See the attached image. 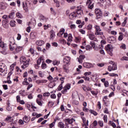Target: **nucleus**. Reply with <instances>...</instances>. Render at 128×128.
<instances>
[{"instance_id": "f8f14e48", "label": "nucleus", "mask_w": 128, "mask_h": 128, "mask_svg": "<svg viewBox=\"0 0 128 128\" xmlns=\"http://www.w3.org/2000/svg\"><path fill=\"white\" fill-rule=\"evenodd\" d=\"M56 36V34H54V31L53 30H50V40H54Z\"/></svg>"}, {"instance_id": "473e14b6", "label": "nucleus", "mask_w": 128, "mask_h": 128, "mask_svg": "<svg viewBox=\"0 0 128 128\" xmlns=\"http://www.w3.org/2000/svg\"><path fill=\"white\" fill-rule=\"evenodd\" d=\"M90 112L91 114H94V116H98V112H96V111H94L93 110H90Z\"/></svg>"}, {"instance_id": "c85d7f7f", "label": "nucleus", "mask_w": 128, "mask_h": 128, "mask_svg": "<svg viewBox=\"0 0 128 128\" xmlns=\"http://www.w3.org/2000/svg\"><path fill=\"white\" fill-rule=\"evenodd\" d=\"M14 12H12L8 16L9 18H14Z\"/></svg>"}, {"instance_id": "bb28decb", "label": "nucleus", "mask_w": 128, "mask_h": 128, "mask_svg": "<svg viewBox=\"0 0 128 128\" xmlns=\"http://www.w3.org/2000/svg\"><path fill=\"white\" fill-rule=\"evenodd\" d=\"M23 8L24 10H25L26 12H28V4H26V3L25 4H23Z\"/></svg>"}, {"instance_id": "49530a36", "label": "nucleus", "mask_w": 128, "mask_h": 128, "mask_svg": "<svg viewBox=\"0 0 128 128\" xmlns=\"http://www.w3.org/2000/svg\"><path fill=\"white\" fill-rule=\"evenodd\" d=\"M36 103L38 104V106H42V102L40 101V100H38V99L36 100Z\"/></svg>"}, {"instance_id": "0e129e2a", "label": "nucleus", "mask_w": 128, "mask_h": 128, "mask_svg": "<svg viewBox=\"0 0 128 128\" xmlns=\"http://www.w3.org/2000/svg\"><path fill=\"white\" fill-rule=\"evenodd\" d=\"M123 38H124V36H122V35L119 36L118 38V40H122Z\"/></svg>"}, {"instance_id": "ea45409f", "label": "nucleus", "mask_w": 128, "mask_h": 128, "mask_svg": "<svg viewBox=\"0 0 128 128\" xmlns=\"http://www.w3.org/2000/svg\"><path fill=\"white\" fill-rule=\"evenodd\" d=\"M48 106H49L51 108H52V106H54V102H52V101H50V102H48Z\"/></svg>"}, {"instance_id": "4be33fe9", "label": "nucleus", "mask_w": 128, "mask_h": 128, "mask_svg": "<svg viewBox=\"0 0 128 128\" xmlns=\"http://www.w3.org/2000/svg\"><path fill=\"white\" fill-rule=\"evenodd\" d=\"M40 22H48V18H46L42 16L40 18Z\"/></svg>"}, {"instance_id": "052dcab7", "label": "nucleus", "mask_w": 128, "mask_h": 128, "mask_svg": "<svg viewBox=\"0 0 128 128\" xmlns=\"http://www.w3.org/2000/svg\"><path fill=\"white\" fill-rule=\"evenodd\" d=\"M44 30H48V28H50V25H44Z\"/></svg>"}, {"instance_id": "39448f33", "label": "nucleus", "mask_w": 128, "mask_h": 128, "mask_svg": "<svg viewBox=\"0 0 128 128\" xmlns=\"http://www.w3.org/2000/svg\"><path fill=\"white\" fill-rule=\"evenodd\" d=\"M70 57L66 56L63 59V62L64 64L68 65L70 64Z\"/></svg>"}, {"instance_id": "20e7f679", "label": "nucleus", "mask_w": 128, "mask_h": 128, "mask_svg": "<svg viewBox=\"0 0 128 128\" xmlns=\"http://www.w3.org/2000/svg\"><path fill=\"white\" fill-rule=\"evenodd\" d=\"M95 14H96L97 20L100 18L102 16V12L98 8H96L95 10Z\"/></svg>"}, {"instance_id": "f704fd0d", "label": "nucleus", "mask_w": 128, "mask_h": 128, "mask_svg": "<svg viewBox=\"0 0 128 128\" xmlns=\"http://www.w3.org/2000/svg\"><path fill=\"white\" fill-rule=\"evenodd\" d=\"M86 30H90L92 28V24H88L86 27Z\"/></svg>"}, {"instance_id": "c03bdc74", "label": "nucleus", "mask_w": 128, "mask_h": 128, "mask_svg": "<svg viewBox=\"0 0 128 128\" xmlns=\"http://www.w3.org/2000/svg\"><path fill=\"white\" fill-rule=\"evenodd\" d=\"M53 64L54 66H58V64H60V62L56 60L53 61Z\"/></svg>"}, {"instance_id": "9b49d317", "label": "nucleus", "mask_w": 128, "mask_h": 128, "mask_svg": "<svg viewBox=\"0 0 128 128\" xmlns=\"http://www.w3.org/2000/svg\"><path fill=\"white\" fill-rule=\"evenodd\" d=\"M12 72H8V77H7V82L8 84H12V81L10 80H10V76H12Z\"/></svg>"}, {"instance_id": "603ef678", "label": "nucleus", "mask_w": 128, "mask_h": 128, "mask_svg": "<svg viewBox=\"0 0 128 128\" xmlns=\"http://www.w3.org/2000/svg\"><path fill=\"white\" fill-rule=\"evenodd\" d=\"M2 18H4V20H8V16L7 15H4L2 16Z\"/></svg>"}, {"instance_id": "0eeeda50", "label": "nucleus", "mask_w": 128, "mask_h": 128, "mask_svg": "<svg viewBox=\"0 0 128 128\" xmlns=\"http://www.w3.org/2000/svg\"><path fill=\"white\" fill-rule=\"evenodd\" d=\"M105 50L108 52H112V46L111 44H108L105 47Z\"/></svg>"}, {"instance_id": "5fc2aeb1", "label": "nucleus", "mask_w": 128, "mask_h": 128, "mask_svg": "<svg viewBox=\"0 0 128 128\" xmlns=\"http://www.w3.org/2000/svg\"><path fill=\"white\" fill-rule=\"evenodd\" d=\"M79 100H81V102L84 101V96L80 95L79 96Z\"/></svg>"}, {"instance_id": "58836bf2", "label": "nucleus", "mask_w": 128, "mask_h": 128, "mask_svg": "<svg viewBox=\"0 0 128 128\" xmlns=\"http://www.w3.org/2000/svg\"><path fill=\"white\" fill-rule=\"evenodd\" d=\"M98 124L99 126H101V128H102V126H104V122L100 120L98 122Z\"/></svg>"}, {"instance_id": "7c9ffc66", "label": "nucleus", "mask_w": 128, "mask_h": 128, "mask_svg": "<svg viewBox=\"0 0 128 128\" xmlns=\"http://www.w3.org/2000/svg\"><path fill=\"white\" fill-rule=\"evenodd\" d=\"M112 68L113 70H118V66H116V64H113Z\"/></svg>"}, {"instance_id": "c756f323", "label": "nucleus", "mask_w": 128, "mask_h": 128, "mask_svg": "<svg viewBox=\"0 0 128 128\" xmlns=\"http://www.w3.org/2000/svg\"><path fill=\"white\" fill-rule=\"evenodd\" d=\"M4 72V69L0 65V74L2 76Z\"/></svg>"}, {"instance_id": "774afa93", "label": "nucleus", "mask_w": 128, "mask_h": 128, "mask_svg": "<svg viewBox=\"0 0 128 128\" xmlns=\"http://www.w3.org/2000/svg\"><path fill=\"white\" fill-rule=\"evenodd\" d=\"M121 60H128V57L124 56L122 58H121Z\"/></svg>"}, {"instance_id": "864d4df0", "label": "nucleus", "mask_w": 128, "mask_h": 128, "mask_svg": "<svg viewBox=\"0 0 128 128\" xmlns=\"http://www.w3.org/2000/svg\"><path fill=\"white\" fill-rule=\"evenodd\" d=\"M92 74V72H86L84 74V76H90V74Z\"/></svg>"}, {"instance_id": "423d86ee", "label": "nucleus", "mask_w": 128, "mask_h": 128, "mask_svg": "<svg viewBox=\"0 0 128 128\" xmlns=\"http://www.w3.org/2000/svg\"><path fill=\"white\" fill-rule=\"evenodd\" d=\"M83 66L86 68H94V65L90 62H84L83 64Z\"/></svg>"}, {"instance_id": "f03ea898", "label": "nucleus", "mask_w": 128, "mask_h": 128, "mask_svg": "<svg viewBox=\"0 0 128 128\" xmlns=\"http://www.w3.org/2000/svg\"><path fill=\"white\" fill-rule=\"evenodd\" d=\"M94 28H95V36H104V32H102V29L100 26L95 25Z\"/></svg>"}, {"instance_id": "2f4dec72", "label": "nucleus", "mask_w": 128, "mask_h": 128, "mask_svg": "<svg viewBox=\"0 0 128 128\" xmlns=\"http://www.w3.org/2000/svg\"><path fill=\"white\" fill-rule=\"evenodd\" d=\"M64 88L68 90H70V84H66Z\"/></svg>"}, {"instance_id": "8fccbe9b", "label": "nucleus", "mask_w": 128, "mask_h": 128, "mask_svg": "<svg viewBox=\"0 0 128 128\" xmlns=\"http://www.w3.org/2000/svg\"><path fill=\"white\" fill-rule=\"evenodd\" d=\"M16 17L18 18H22V14L20 12H18L16 14Z\"/></svg>"}, {"instance_id": "6e6d98bb", "label": "nucleus", "mask_w": 128, "mask_h": 128, "mask_svg": "<svg viewBox=\"0 0 128 128\" xmlns=\"http://www.w3.org/2000/svg\"><path fill=\"white\" fill-rule=\"evenodd\" d=\"M42 69L46 68V63H42Z\"/></svg>"}, {"instance_id": "2eb2a0df", "label": "nucleus", "mask_w": 128, "mask_h": 128, "mask_svg": "<svg viewBox=\"0 0 128 128\" xmlns=\"http://www.w3.org/2000/svg\"><path fill=\"white\" fill-rule=\"evenodd\" d=\"M2 50H0V52L2 54L6 56V54H8V52H6V48L5 47L4 48H2Z\"/></svg>"}, {"instance_id": "338daca9", "label": "nucleus", "mask_w": 128, "mask_h": 128, "mask_svg": "<svg viewBox=\"0 0 128 128\" xmlns=\"http://www.w3.org/2000/svg\"><path fill=\"white\" fill-rule=\"evenodd\" d=\"M50 98H56V94H53L50 95Z\"/></svg>"}, {"instance_id": "412c9836", "label": "nucleus", "mask_w": 128, "mask_h": 128, "mask_svg": "<svg viewBox=\"0 0 128 128\" xmlns=\"http://www.w3.org/2000/svg\"><path fill=\"white\" fill-rule=\"evenodd\" d=\"M23 120L24 122H30V118H28L26 116H24Z\"/></svg>"}, {"instance_id": "69168bd1", "label": "nucleus", "mask_w": 128, "mask_h": 128, "mask_svg": "<svg viewBox=\"0 0 128 128\" xmlns=\"http://www.w3.org/2000/svg\"><path fill=\"white\" fill-rule=\"evenodd\" d=\"M120 48H122V50H126V44H122V45L120 46Z\"/></svg>"}, {"instance_id": "37998d69", "label": "nucleus", "mask_w": 128, "mask_h": 128, "mask_svg": "<svg viewBox=\"0 0 128 128\" xmlns=\"http://www.w3.org/2000/svg\"><path fill=\"white\" fill-rule=\"evenodd\" d=\"M108 72H112V70H114V69L112 68V66H108Z\"/></svg>"}, {"instance_id": "6e6552de", "label": "nucleus", "mask_w": 128, "mask_h": 128, "mask_svg": "<svg viewBox=\"0 0 128 128\" xmlns=\"http://www.w3.org/2000/svg\"><path fill=\"white\" fill-rule=\"evenodd\" d=\"M2 24L4 28H8V20H2Z\"/></svg>"}, {"instance_id": "f257e3e1", "label": "nucleus", "mask_w": 128, "mask_h": 128, "mask_svg": "<svg viewBox=\"0 0 128 128\" xmlns=\"http://www.w3.org/2000/svg\"><path fill=\"white\" fill-rule=\"evenodd\" d=\"M30 59H26L24 56H22L20 58V64H22V68L23 70H24L26 68H28L30 64Z\"/></svg>"}, {"instance_id": "ddd939ff", "label": "nucleus", "mask_w": 128, "mask_h": 128, "mask_svg": "<svg viewBox=\"0 0 128 128\" xmlns=\"http://www.w3.org/2000/svg\"><path fill=\"white\" fill-rule=\"evenodd\" d=\"M82 122L84 124V126H88V120H86V118L84 117H82Z\"/></svg>"}, {"instance_id": "79ce46f5", "label": "nucleus", "mask_w": 128, "mask_h": 128, "mask_svg": "<svg viewBox=\"0 0 128 128\" xmlns=\"http://www.w3.org/2000/svg\"><path fill=\"white\" fill-rule=\"evenodd\" d=\"M104 122H108V116L106 115H104Z\"/></svg>"}, {"instance_id": "c9c22d12", "label": "nucleus", "mask_w": 128, "mask_h": 128, "mask_svg": "<svg viewBox=\"0 0 128 128\" xmlns=\"http://www.w3.org/2000/svg\"><path fill=\"white\" fill-rule=\"evenodd\" d=\"M42 58H40L38 60H37V64L38 66H40V64L42 63Z\"/></svg>"}, {"instance_id": "de8ad7c7", "label": "nucleus", "mask_w": 128, "mask_h": 128, "mask_svg": "<svg viewBox=\"0 0 128 128\" xmlns=\"http://www.w3.org/2000/svg\"><path fill=\"white\" fill-rule=\"evenodd\" d=\"M29 52L32 54H34V50L32 48H30V49L29 50Z\"/></svg>"}, {"instance_id": "cd10ccee", "label": "nucleus", "mask_w": 128, "mask_h": 128, "mask_svg": "<svg viewBox=\"0 0 128 128\" xmlns=\"http://www.w3.org/2000/svg\"><path fill=\"white\" fill-rule=\"evenodd\" d=\"M0 47L2 48H6L4 46V43L2 42V39H0Z\"/></svg>"}, {"instance_id": "a18cd8bd", "label": "nucleus", "mask_w": 128, "mask_h": 128, "mask_svg": "<svg viewBox=\"0 0 128 128\" xmlns=\"http://www.w3.org/2000/svg\"><path fill=\"white\" fill-rule=\"evenodd\" d=\"M88 8H90V10H92L94 8V4H88Z\"/></svg>"}, {"instance_id": "a211bd4d", "label": "nucleus", "mask_w": 128, "mask_h": 128, "mask_svg": "<svg viewBox=\"0 0 128 128\" xmlns=\"http://www.w3.org/2000/svg\"><path fill=\"white\" fill-rule=\"evenodd\" d=\"M36 44L38 46H40L44 44V40H38L36 42Z\"/></svg>"}, {"instance_id": "e433bc0d", "label": "nucleus", "mask_w": 128, "mask_h": 128, "mask_svg": "<svg viewBox=\"0 0 128 128\" xmlns=\"http://www.w3.org/2000/svg\"><path fill=\"white\" fill-rule=\"evenodd\" d=\"M90 44L92 46V48H96V44L94 43V42H90Z\"/></svg>"}, {"instance_id": "72a5a7b5", "label": "nucleus", "mask_w": 128, "mask_h": 128, "mask_svg": "<svg viewBox=\"0 0 128 128\" xmlns=\"http://www.w3.org/2000/svg\"><path fill=\"white\" fill-rule=\"evenodd\" d=\"M56 120H54L52 124H50V128H52L54 126V124H56Z\"/></svg>"}, {"instance_id": "b1692460", "label": "nucleus", "mask_w": 128, "mask_h": 128, "mask_svg": "<svg viewBox=\"0 0 128 128\" xmlns=\"http://www.w3.org/2000/svg\"><path fill=\"white\" fill-rule=\"evenodd\" d=\"M83 90L84 92H90V90H92V88H86V86H84L83 87Z\"/></svg>"}, {"instance_id": "7ed1b4c3", "label": "nucleus", "mask_w": 128, "mask_h": 128, "mask_svg": "<svg viewBox=\"0 0 128 128\" xmlns=\"http://www.w3.org/2000/svg\"><path fill=\"white\" fill-rule=\"evenodd\" d=\"M64 122H65V126H67V128H70L68 124H72V123L76 122V120L74 118H65L64 120Z\"/></svg>"}, {"instance_id": "e2e57ef3", "label": "nucleus", "mask_w": 128, "mask_h": 128, "mask_svg": "<svg viewBox=\"0 0 128 128\" xmlns=\"http://www.w3.org/2000/svg\"><path fill=\"white\" fill-rule=\"evenodd\" d=\"M70 28L72 30H74V28H76V26L74 24H73L70 26Z\"/></svg>"}, {"instance_id": "dca6fc26", "label": "nucleus", "mask_w": 128, "mask_h": 128, "mask_svg": "<svg viewBox=\"0 0 128 128\" xmlns=\"http://www.w3.org/2000/svg\"><path fill=\"white\" fill-rule=\"evenodd\" d=\"M48 82L46 80H36V83L40 84H46Z\"/></svg>"}, {"instance_id": "a19ab883", "label": "nucleus", "mask_w": 128, "mask_h": 128, "mask_svg": "<svg viewBox=\"0 0 128 128\" xmlns=\"http://www.w3.org/2000/svg\"><path fill=\"white\" fill-rule=\"evenodd\" d=\"M62 84H60L57 88V90H58V91L62 90Z\"/></svg>"}, {"instance_id": "5701e85b", "label": "nucleus", "mask_w": 128, "mask_h": 128, "mask_svg": "<svg viewBox=\"0 0 128 128\" xmlns=\"http://www.w3.org/2000/svg\"><path fill=\"white\" fill-rule=\"evenodd\" d=\"M54 86H56V84L54 82H51L48 84V87L50 88H52Z\"/></svg>"}, {"instance_id": "09e8293b", "label": "nucleus", "mask_w": 128, "mask_h": 128, "mask_svg": "<svg viewBox=\"0 0 128 128\" xmlns=\"http://www.w3.org/2000/svg\"><path fill=\"white\" fill-rule=\"evenodd\" d=\"M109 76H118V74H116L114 73L110 74Z\"/></svg>"}, {"instance_id": "393cba45", "label": "nucleus", "mask_w": 128, "mask_h": 128, "mask_svg": "<svg viewBox=\"0 0 128 128\" xmlns=\"http://www.w3.org/2000/svg\"><path fill=\"white\" fill-rule=\"evenodd\" d=\"M76 12H73L72 13H71L70 15H69V18H70V20H72V18H74V14H75Z\"/></svg>"}, {"instance_id": "1a4fd4ad", "label": "nucleus", "mask_w": 128, "mask_h": 128, "mask_svg": "<svg viewBox=\"0 0 128 128\" xmlns=\"http://www.w3.org/2000/svg\"><path fill=\"white\" fill-rule=\"evenodd\" d=\"M23 48H24L22 46H17L15 48V52H16V54H18V52H22V50Z\"/></svg>"}, {"instance_id": "4c0bfd02", "label": "nucleus", "mask_w": 128, "mask_h": 128, "mask_svg": "<svg viewBox=\"0 0 128 128\" xmlns=\"http://www.w3.org/2000/svg\"><path fill=\"white\" fill-rule=\"evenodd\" d=\"M92 4V0H88L86 2V4L88 6V4Z\"/></svg>"}, {"instance_id": "9d476101", "label": "nucleus", "mask_w": 128, "mask_h": 128, "mask_svg": "<svg viewBox=\"0 0 128 128\" xmlns=\"http://www.w3.org/2000/svg\"><path fill=\"white\" fill-rule=\"evenodd\" d=\"M88 37L90 40H94L95 42L96 40V38L94 37V33H90L89 34Z\"/></svg>"}, {"instance_id": "680f3d73", "label": "nucleus", "mask_w": 128, "mask_h": 128, "mask_svg": "<svg viewBox=\"0 0 128 128\" xmlns=\"http://www.w3.org/2000/svg\"><path fill=\"white\" fill-rule=\"evenodd\" d=\"M104 85L106 88H108V81H106L104 82Z\"/></svg>"}, {"instance_id": "a878e982", "label": "nucleus", "mask_w": 128, "mask_h": 128, "mask_svg": "<svg viewBox=\"0 0 128 128\" xmlns=\"http://www.w3.org/2000/svg\"><path fill=\"white\" fill-rule=\"evenodd\" d=\"M10 26H12V27L16 26V21L11 20L10 22Z\"/></svg>"}, {"instance_id": "aec40b11", "label": "nucleus", "mask_w": 128, "mask_h": 128, "mask_svg": "<svg viewBox=\"0 0 128 128\" xmlns=\"http://www.w3.org/2000/svg\"><path fill=\"white\" fill-rule=\"evenodd\" d=\"M26 90H20L19 92V94H20L22 96H26Z\"/></svg>"}, {"instance_id": "f3484780", "label": "nucleus", "mask_w": 128, "mask_h": 128, "mask_svg": "<svg viewBox=\"0 0 128 128\" xmlns=\"http://www.w3.org/2000/svg\"><path fill=\"white\" fill-rule=\"evenodd\" d=\"M96 126H98V122L94 120L93 124L90 126V128H96Z\"/></svg>"}, {"instance_id": "3c124183", "label": "nucleus", "mask_w": 128, "mask_h": 128, "mask_svg": "<svg viewBox=\"0 0 128 128\" xmlns=\"http://www.w3.org/2000/svg\"><path fill=\"white\" fill-rule=\"evenodd\" d=\"M61 92L63 94H64L68 92V90L64 88V90H62Z\"/></svg>"}, {"instance_id": "4468645a", "label": "nucleus", "mask_w": 128, "mask_h": 128, "mask_svg": "<svg viewBox=\"0 0 128 128\" xmlns=\"http://www.w3.org/2000/svg\"><path fill=\"white\" fill-rule=\"evenodd\" d=\"M10 42V44L9 45V48L10 50H16V48H14V43H12V42Z\"/></svg>"}, {"instance_id": "bf43d9fd", "label": "nucleus", "mask_w": 128, "mask_h": 128, "mask_svg": "<svg viewBox=\"0 0 128 128\" xmlns=\"http://www.w3.org/2000/svg\"><path fill=\"white\" fill-rule=\"evenodd\" d=\"M50 94L48 92L44 93L43 94L44 96H50Z\"/></svg>"}, {"instance_id": "13d9d810", "label": "nucleus", "mask_w": 128, "mask_h": 128, "mask_svg": "<svg viewBox=\"0 0 128 128\" xmlns=\"http://www.w3.org/2000/svg\"><path fill=\"white\" fill-rule=\"evenodd\" d=\"M16 102H18L20 100V96H16Z\"/></svg>"}, {"instance_id": "6ab92c4d", "label": "nucleus", "mask_w": 128, "mask_h": 128, "mask_svg": "<svg viewBox=\"0 0 128 128\" xmlns=\"http://www.w3.org/2000/svg\"><path fill=\"white\" fill-rule=\"evenodd\" d=\"M58 128H64V124L62 122H59L58 124Z\"/></svg>"}, {"instance_id": "4d7b16f0", "label": "nucleus", "mask_w": 128, "mask_h": 128, "mask_svg": "<svg viewBox=\"0 0 128 128\" xmlns=\"http://www.w3.org/2000/svg\"><path fill=\"white\" fill-rule=\"evenodd\" d=\"M92 47L90 45H87L86 46V50H92Z\"/></svg>"}]
</instances>
